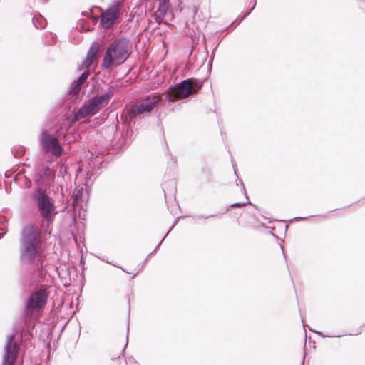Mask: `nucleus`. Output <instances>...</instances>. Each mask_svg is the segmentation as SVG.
<instances>
[{
	"label": "nucleus",
	"instance_id": "9b49d317",
	"mask_svg": "<svg viewBox=\"0 0 365 365\" xmlns=\"http://www.w3.org/2000/svg\"><path fill=\"white\" fill-rule=\"evenodd\" d=\"M100 50V46L98 43L94 42L90 46L88 51L86 54V56L81 64L79 66V69L88 68L91 66V64L94 62L95 59L97 58L98 52Z\"/></svg>",
	"mask_w": 365,
	"mask_h": 365
},
{
	"label": "nucleus",
	"instance_id": "f257e3e1",
	"mask_svg": "<svg viewBox=\"0 0 365 365\" xmlns=\"http://www.w3.org/2000/svg\"><path fill=\"white\" fill-rule=\"evenodd\" d=\"M41 230L37 225L26 224L20 233L19 258L24 264L42 266L44 252Z\"/></svg>",
	"mask_w": 365,
	"mask_h": 365
},
{
	"label": "nucleus",
	"instance_id": "39448f33",
	"mask_svg": "<svg viewBox=\"0 0 365 365\" xmlns=\"http://www.w3.org/2000/svg\"><path fill=\"white\" fill-rule=\"evenodd\" d=\"M113 96V91L110 90L107 93L98 96H94L87 103H85L75 113L73 121L78 120L80 118H83L87 116H93L95 115L101 108L106 106L110 101V98Z\"/></svg>",
	"mask_w": 365,
	"mask_h": 365
},
{
	"label": "nucleus",
	"instance_id": "2f4dec72",
	"mask_svg": "<svg viewBox=\"0 0 365 365\" xmlns=\"http://www.w3.org/2000/svg\"><path fill=\"white\" fill-rule=\"evenodd\" d=\"M235 175H236L237 178H238V175H237V172H236L235 170Z\"/></svg>",
	"mask_w": 365,
	"mask_h": 365
},
{
	"label": "nucleus",
	"instance_id": "cd10ccee",
	"mask_svg": "<svg viewBox=\"0 0 365 365\" xmlns=\"http://www.w3.org/2000/svg\"><path fill=\"white\" fill-rule=\"evenodd\" d=\"M235 21L232 22V24L230 26H228L227 28H225V30H227L229 28H230L235 24Z\"/></svg>",
	"mask_w": 365,
	"mask_h": 365
},
{
	"label": "nucleus",
	"instance_id": "9d476101",
	"mask_svg": "<svg viewBox=\"0 0 365 365\" xmlns=\"http://www.w3.org/2000/svg\"><path fill=\"white\" fill-rule=\"evenodd\" d=\"M120 4L116 3L101 15L100 24L106 29H111L119 16Z\"/></svg>",
	"mask_w": 365,
	"mask_h": 365
},
{
	"label": "nucleus",
	"instance_id": "473e14b6",
	"mask_svg": "<svg viewBox=\"0 0 365 365\" xmlns=\"http://www.w3.org/2000/svg\"><path fill=\"white\" fill-rule=\"evenodd\" d=\"M112 264H113V265H114V267H118V265H116V264H113V263H112Z\"/></svg>",
	"mask_w": 365,
	"mask_h": 365
},
{
	"label": "nucleus",
	"instance_id": "f8f14e48",
	"mask_svg": "<svg viewBox=\"0 0 365 365\" xmlns=\"http://www.w3.org/2000/svg\"><path fill=\"white\" fill-rule=\"evenodd\" d=\"M162 186L165 199L168 195H170V197L175 195L176 192V182L175 179L163 182Z\"/></svg>",
	"mask_w": 365,
	"mask_h": 365
},
{
	"label": "nucleus",
	"instance_id": "4468645a",
	"mask_svg": "<svg viewBox=\"0 0 365 365\" xmlns=\"http://www.w3.org/2000/svg\"><path fill=\"white\" fill-rule=\"evenodd\" d=\"M32 21L34 26L37 29H42L46 25V20L42 16H34Z\"/></svg>",
	"mask_w": 365,
	"mask_h": 365
},
{
	"label": "nucleus",
	"instance_id": "c756f323",
	"mask_svg": "<svg viewBox=\"0 0 365 365\" xmlns=\"http://www.w3.org/2000/svg\"><path fill=\"white\" fill-rule=\"evenodd\" d=\"M17 178H18V175H16V176L14 178V182H16V181H17Z\"/></svg>",
	"mask_w": 365,
	"mask_h": 365
},
{
	"label": "nucleus",
	"instance_id": "b1692460",
	"mask_svg": "<svg viewBox=\"0 0 365 365\" xmlns=\"http://www.w3.org/2000/svg\"><path fill=\"white\" fill-rule=\"evenodd\" d=\"M217 217V215H207V216H198L197 217V219H208L210 217Z\"/></svg>",
	"mask_w": 365,
	"mask_h": 365
},
{
	"label": "nucleus",
	"instance_id": "2eb2a0df",
	"mask_svg": "<svg viewBox=\"0 0 365 365\" xmlns=\"http://www.w3.org/2000/svg\"><path fill=\"white\" fill-rule=\"evenodd\" d=\"M82 85L81 83H77V81H74L70 86L69 94L76 96L78 94L80 91L81 90Z\"/></svg>",
	"mask_w": 365,
	"mask_h": 365
},
{
	"label": "nucleus",
	"instance_id": "20e7f679",
	"mask_svg": "<svg viewBox=\"0 0 365 365\" xmlns=\"http://www.w3.org/2000/svg\"><path fill=\"white\" fill-rule=\"evenodd\" d=\"M202 85V82L196 78H191L183 80L176 86H170L168 91L162 93L161 101L166 103L186 98L191 93L197 92Z\"/></svg>",
	"mask_w": 365,
	"mask_h": 365
},
{
	"label": "nucleus",
	"instance_id": "423d86ee",
	"mask_svg": "<svg viewBox=\"0 0 365 365\" xmlns=\"http://www.w3.org/2000/svg\"><path fill=\"white\" fill-rule=\"evenodd\" d=\"M158 103L162 104L165 103L161 101V94H152L148 96L146 98L143 99L140 103L133 106L130 109L129 116L130 120L144 113L150 112Z\"/></svg>",
	"mask_w": 365,
	"mask_h": 365
},
{
	"label": "nucleus",
	"instance_id": "6ab92c4d",
	"mask_svg": "<svg viewBox=\"0 0 365 365\" xmlns=\"http://www.w3.org/2000/svg\"><path fill=\"white\" fill-rule=\"evenodd\" d=\"M158 11L162 14V15H165V14L167 13V11H168V6L167 5L165 4V2H160L159 4V6H158Z\"/></svg>",
	"mask_w": 365,
	"mask_h": 365
},
{
	"label": "nucleus",
	"instance_id": "f704fd0d",
	"mask_svg": "<svg viewBox=\"0 0 365 365\" xmlns=\"http://www.w3.org/2000/svg\"><path fill=\"white\" fill-rule=\"evenodd\" d=\"M302 323H304V321H303V320H302ZM303 327H305V324H303Z\"/></svg>",
	"mask_w": 365,
	"mask_h": 365
},
{
	"label": "nucleus",
	"instance_id": "6e6552de",
	"mask_svg": "<svg viewBox=\"0 0 365 365\" xmlns=\"http://www.w3.org/2000/svg\"><path fill=\"white\" fill-rule=\"evenodd\" d=\"M48 292L46 289L34 292L29 298L24 314L26 317L31 316L34 311L41 309L46 303Z\"/></svg>",
	"mask_w": 365,
	"mask_h": 365
},
{
	"label": "nucleus",
	"instance_id": "7c9ffc66",
	"mask_svg": "<svg viewBox=\"0 0 365 365\" xmlns=\"http://www.w3.org/2000/svg\"><path fill=\"white\" fill-rule=\"evenodd\" d=\"M304 358H305V355L304 356L303 361H302V365H304Z\"/></svg>",
	"mask_w": 365,
	"mask_h": 365
},
{
	"label": "nucleus",
	"instance_id": "bb28decb",
	"mask_svg": "<svg viewBox=\"0 0 365 365\" xmlns=\"http://www.w3.org/2000/svg\"><path fill=\"white\" fill-rule=\"evenodd\" d=\"M308 217H295L294 219H300V220H304V219H307Z\"/></svg>",
	"mask_w": 365,
	"mask_h": 365
},
{
	"label": "nucleus",
	"instance_id": "ddd939ff",
	"mask_svg": "<svg viewBox=\"0 0 365 365\" xmlns=\"http://www.w3.org/2000/svg\"><path fill=\"white\" fill-rule=\"evenodd\" d=\"M239 182H240V184L241 191L245 195L247 201L244 202H235V203H233V204H232L230 205V207H242V206H246V205H253V204L251 203L248 200V197L247 195V192H246V190H245V186L243 182H242V180H239ZM254 206L255 207H257L256 205H254Z\"/></svg>",
	"mask_w": 365,
	"mask_h": 365
},
{
	"label": "nucleus",
	"instance_id": "f3484780",
	"mask_svg": "<svg viewBox=\"0 0 365 365\" xmlns=\"http://www.w3.org/2000/svg\"><path fill=\"white\" fill-rule=\"evenodd\" d=\"M177 222V219H175V222H173V224L172 225V226L170 227V229L168 230V231L167 232V233L165 234V235L164 236V237L161 240V241L158 243V245L156 246V247L155 248V250L150 252L146 257V259H145L144 262H145V261L147 260V259L152 255V253L153 252H155L159 247L160 245L162 244L163 241L165 240V238L167 237V235L169 234V232H170V230L173 228V227L175 226V225L176 224Z\"/></svg>",
	"mask_w": 365,
	"mask_h": 365
},
{
	"label": "nucleus",
	"instance_id": "1a4fd4ad",
	"mask_svg": "<svg viewBox=\"0 0 365 365\" xmlns=\"http://www.w3.org/2000/svg\"><path fill=\"white\" fill-rule=\"evenodd\" d=\"M19 345L15 341V335L10 334L4 349L1 365H14L19 356Z\"/></svg>",
	"mask_w": 365,
	"mask_h": 365
},
{
	"label": "nucleus",
	"instance_id": "412c9836",
	"mask_svg": "<svg viewBox=\"0 0 365 365\" xmlns=\"http://www.w3.org/2000/svg\"><path fill=\"white\" fill-rule=\"evenodd\" d=\"M309 329L311 331L314 332V333L317 334L318 335L321 336L322 337H341V335H337V336H329V335H327V336H325V335H324V334H322V332H321V331H315V330L312 329V328H310V327H309Z\"/></svg>",
	"mask_w": 365,
	"mask_h": 365
},
{
	"label": "nucleus",
	"instance_id": "dca6fc26",
	"mask_svg": "<svg viewBox=\"0 0 365 365\" xmlns=\"http://www.w3.org/2000/svg\"><path fill=\"white\" fill-rule=\"evenodd\" d=\"M90 75L91 71L87 69L81 73V75L77 78V80H76V81H77V83H81V85H83Z\"/></svg>",
	"mask_w": 365,
	"mask_h": 365
},
{
	"label": "nucleus",
	"instance_id": "aec40b11",
	"mask_svg": "<svg viewBox=\"0 0 365 365\" xmlns=\"http://www.w3.org/2000/svg\"><path fill=\"white\" fill-rule=\"evenodd\" d=\"M53 136L56 137L58 140H59V138L61 136H63L65 138V131L63 130V128L61 126L58 129H57L54 135H53Z\"/></svg>",
	"mask_w": 365,
	"mask_h": 365
},
{
	"label": "nucleus",
	"instance_id": "4be33fe9",
	"mask_svg": "<svg viewBox=\"0 0 365 365\" xmlns=\"http://www.w3.org/2000/svg\"><path fill=\"white\" fill-rule=\"evenodd\" d=\"M217 46H215V48L213 49L212 52V54H211V56H210V61H209V63H208V69L209 71L211 70L212 68V61H213V59H214V56H215V51L217 48Z\"/></svg>",
	"mask_w": 365,
	"mask_h": 365
},
{
	"label": "nucleus",
	"instance_id": "a211bd4d",
	"mask_svg": "<svg viewBox=\"0 0 365 365\" xmlns=\"http://www.w3.org/2000/svg\"><path fill=\"white\" fill-rule=\"evenodd\" d=\"M207 56H208V50H207V48L205 46V51H202L200 54V57L201 58L200 60V62L198 63V64L200 65V66H203L207 60Z\"/></svg>",
	"mask_w": 365,
	"mask_h": 365
},
{
	"label": "nucleus",
	"instance_id": "393cba45",
	"mask_svg": "<svg viewBox=\"0 0 365 365\" xmlns=\"http://www.w3.org/2000/svg\"><path fill=\"white\" fill-rule=\"evenodd\" d=\"M131 363L136 364V361H135V359H134L133 358H132V357L128 358V360H126V364H127V365H128V364H131Z\"/></svg>",
	"mask_w": 365,
	"mask_h": 365
},
{
	"label": "nucleus",
	"instance_id": "7ed1b4c3",
	"mask_svg": "<svg viewBox=\"0 0 365 365\" xmlns=\"http://www.w3.org/2000/svg\"><path fill=\"white\" fill-rule=\"evenodd\" d=\"M31 198L36 205L42 221L49 226L53 222L57 214L53 200L48 195L46 190L41 187H36L33 190Z\"/></svg>",
	"mask_w": 365,
	"mask_h": 365
},
{
	"label": "nucleus",
	"instance_id": "a878e982",
	"mask_svg": "<svg viewBox=\"0 0 365 365\" xmlns=\"http://www.w3.org/2000/svg\"><path fill=\"white\" fill-rule=\"evenodd\" d=\"M175 206H176V205H175V204H172V205H170V206H168V209H170V212H171L173 215H175V213H173V212H174L173 207H175Z\"/></svg>",
	"mask_w": 365,
	"mask_h": 365
},
{
	"label": "nucleus",
	"instance_id": "c85d7f7f",
	"mask_svg": "<svg viewBox=\"0 0 365 365\" xmlns=\"http://www.w3.org/2000/svg\"><path fill=\"white\" fill-rule=\"evenodd\" d=\"M46 171L48 173V175H51V177H53V176H54V175L51 173V171L50 170L47 169V170H46Z\"/></svg>",
	"mask_w": 365,
	"mask_h": 365
},
{
	"label": "nucleus",
	"instance_id": "c9c22d12",
	"mask_svg": "<svg viewBox=\"0 0 365 365\" xmlns=\"http://www.w3.org/2000/svg\"><path fill=\"white\" fill-rule=\"evenodd\" d=\"M1 238H2V235H0V239H1Z\"/></svg>",
	"mask_w": 365,
	"mask_h": 365
},
{
	"label": "nucleus",
	"instance_id": "f03ea898",
	"mask_svg": "<svg viewBox=\"0 0 365 365\" xmlns=\"http://www.w3.org/2000/svg\"><path fill=\"white\" fill-rule=\"evenodd\" d=\"M131 53V44L125 38L115 39L106 49L101 67L110 70L115 66L122 65Z\"/></svg>",
	"mask_w": 365,
	"mask_h": 365
},
{
	"label": "nucleus",
	"instance_id": "5701e85b",
	"mask_svg": "<svg viewBox=\"0 0 365 365\" xmlns=\"http://www.w3.org/2000/svg\"><path fill=\"white\" fill-rule=\"evenodd\" d=\"M255 6H256V3L254 4L252 7L250 9V10L248 12L245 13L240 17V20H243L245 18H246L250 14V12L255 9Z\"/></svg>",
	"mask_w": 365,
	"mask_h": 365
},
{
	"label": "nucleus",
	"instance_id": "0eeeda50",
	"mask_svg": "<svg viewBox=\"0 0 365 365\" xmlns=\"http://www.w3.org/2000/svg\"><path fill=\"white\" fill-rule=\"evenodd\" d=\"M39 143L46 153H51L56 157L60 156L63 153V149L60 145L59 140L47 130H43L41 132Z\"/></svg>",
	"mask_w": 365,
	"mask_h": 365
},
{
	"label": "nucleus",
	"instance_id": "72a5a7b5",
	"mask_svg": "<svg viewBox=\"0 0 365 365\" xmlns=\"http://www.w3.org/2000/svg\"><path fill=\"white\" fill-rule=\"evenodd\" d=\"M77 197H78V196L76 195V199L74 200V202H76V200H77Z\"/></svg>",
	"mask_w": 365,
	"mask_h": 365
}]
</instances>
